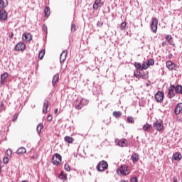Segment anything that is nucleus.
<instances>
[{
    "mask_svg": "<svg viewBox=\"0 0 182 182\" xmlns=\"http://www.w3.org/2000/svg\"><path fill=\"white\" fill-rule=\"evenodd\" d=\"M113 116L114 117H116L117 119H119V117H120V116H122V112L120 111H114L113 112Z\"/></svg>",
    "mask_w": 182,
    "mask_h": 182,
    "instance_id": "30",
    "label": "nucleus"
},
{
    "mask_svg": "<svg viewBox=\"0 0 182 182\" xmlns=\"http://www.w3.org/2000/svg\"><path fill=\"white\" fill-rule=\"evenodd\" d=\"M56 113H58V109H55V114H56Z\"/></svg>",
    "mask_w": 182,
    "mask_h": 182,
    "instance_id": "54",
    "label": "nucleus"
},
{
    "mask_svg": "<svg viewBox=\"0 0 182 182\" xmlns=\"http://www.w3.org/2000/svg\"><path fill=\"white\" fill-rule=\"evenodd\" d=\"M102 0H95L93 4V9H95V11H97L99 8L102 7Z\"/></svg>",
    "mask_w": 182,
    "mask_h": 182,
    "instance_id": "15",
    "label": "nucleus"
},
{
    "mask_svg": "<svg viewBox=\"0 0 182 182\" xmlns=\"http://www.w3.org/2000/svg\"><path fill=\"white\" fill-rule=\"evenodd\" d=\"M53 164L59 166L62 163V156L60 154H55L52 159Z\"/></svg>",
    "mask_w": 182,
    "mask_h": 182,
    "instance_id": "3",
    "label": "nucleus"
},
{
    "mask_svg": "<svg viewBox=\"0 0 182 182\" xmlns=\"http://www.w3.org/2000/svg\"><path fill=\"white\" fill-rule=\"evenodd\" d=\"M44 56H45V50H41L38 53V58L39 59H43Z\"/></svg>",
    "mask_w": 182,
    "mask_h": 182,
    "instance_id": "35",
    "label": "nucleus"
},
{
    "mask_svg": "<svg viewBox=\"0 0 182 182\" xmlns=\"http://www.w3.org/2000/svg\"><path fill=\"white\" fill-rule=\"evenodd\" d=\"M115 143L117 146H119V147H127V146H129V141L126 139L116 140Z\"/></svg>",
    "mask_w": 182,
    "mask_h": 182,
    "instance_id": "6",
    "label": "nucleus"
},
{
    "mask_svg": "<svg viewBox=\"0 0 182 182\" xmlns=\"http://www.w3.org/2000/svg\"><path fill=\"white\" fill-rule=\"evenodd\" d=\"M36 159V156H31V159H32V160H35Z\"/></svg>",
    "mask_w": 182,
    "mask_h": 182,
    "instance_id": "50",
    "label": "nucleus"
},
{
    "mask_svg": "<svg viewBox=\"0 0 182 182\" xmlns=\"http://www.w3.org/2000/svg\"><path fill=\"white\" fill-rule=\"evenodd\" d=\"M167 45V42L166 41H163L161 43V46H163V48H164V46H166Z\"/></svg>",
    "mask_w": 182,
    "mask_h": 182,
    "instance_id": "47",
    "label": "nucleus"
},
{
    "mask_svg": "<svg viewBox=\"0 0 182 182\" xmlns=\"http://www.w3.org/2000/svg\"><path fill=\"white\" fill-rule=\"evenodd\" d=\"M97 26H100V27L103 26V22L98 21V22L97 23Z\"/></svg>",
    "mask_w": 182,
    "mask_h": 182,
    "instance_id": "46",
    "label": "nucleus"
},
{
    "mask_svg": "<svg viewBox=\"0 0 182 182\" xmlns=\"http://www.w3.org/2000/svg\"><path fill=\"white\" fill-rule=\"evenodd\" d=\"M177 66V65H176V63H173V61L171 60H168L166 62V68L169 70H174V68Z\"/></svg>",
    "mask_w": 182,
    "mask_h": 182,
    "instance_id": "14",
    "label": "nucleus"
},
{
    "mask_svg": "<svg viewBox=\"0 0 182 182\" xmlns=\"http://www.w3.org/2000/svg\"><path fill=\"white\" fill-rule=\"evenodd\" d=\"M130 181L131 182H138L137 177L135 176V177L131 178Z\"/></svg>",
    "mask_w": 182,
    "mask_h": 182,
    "instance_id": "44",
    "label": "nucleus"
},
{
    "mask_svg": "<svg viewBox=\"0 0 182 182\" xmlns=\"http://www.w3.org/2000/svg\"><path fill=\"white\" fill-rule=\"evenodd\" d=\"M171 56H173V55H171V54H169V55H168V58H171Z\"/></svg>",
    "mask_w": 182,
    "mask_h": 182,
    "instance_id": "55",
    "label": "nucleus"
},
{
    "mask_svg": "<svg viewBox=\"0 0 182 182\" xmlns=\"http://www.w3.org/2000/svg\"><path fill=\"white\" fill-rule=\"evenodd\" d=\"M68 56V50H65L63 51L60 55V63H63L65 60H66V57Z\"/></svg>",
    "mask_w": 182,
    "mask_h": 182,
    "instance_id": "13",
    "label": "nucleus"
},
{
    "mask_svg": "<svg viewBox=\"0 0 182 182\" xmlns=\"http://www.w3.org/2000/svg\"><path fill=\"white\" fill-rule=\"evenodd\" d=\"M173 39V37L171 35H166V41L169 43V45H171V46H173V48H176V44L171 41Z\"/></svg>",
    "mask_w": 182,
    "mask_h": 182,
    "instance_id": "18",
    "label": "nucleus"
},
{
    "mask_svg": "<svg viewBox=\"0 0 182 182\" xmlns=\"http://www.w3.org/2000/svg\"><path fill=\"white\" fill-rule=\"evenodd\" d=\"M59 82V74H55L52 80V85L53 86V87H55V86H56V83Z\"/></svg>",
    "mask_w": 182,
    "mask_h": 182,
    "instance_id": "19",
    "label": "nucleus"
},
{
    "mask_svg": "<svg viewBox=\"0 0 182 182\" xmlns=\"http://www.w3.org/2000/svg\"><path fill=\"white\" fill-rule=\"evenodd\" d=\"M1 159H0V164H1ZM1 173H2V167L1 166V164H0V174H1Z\"/></svg>",
    "mask_w": 182,
    "mask_h": 182,
    "instance_id": "49",
    "label": "nucleus"
},
{
    "mask_svg": "<svg viewBox=\"0 0 182 182\" xmlns=\"http://www.w3.org/2000/svg\"><path fill=\"white\" fill-rule=\"evenodd\" d=\"M174 89H176V85H171L168 90V99H173L176 94L174 93Z\"/></svg>",
    "mask_w": 182,
    "mask_h": 182,
    "instance_id": "7",
    "label": "nucleus"
},
{
    "mask_svg": "<svg viewBox=\"0 0 182 182\" xmlns=\"http://www.w3.org/2000/svg\"><path fill=\"white\" fill-rule=\"evenodd\" d=\"M182 111V103H178L174 110L175 114H180Z\"/></svg>",
    "mask_w": 182,
    "mask_h": 182,
    "instance_id": "16",
    "label": "nucleus"
},
{
    "mask_svg": "<svg viewBox=\"0 0 182 182\" xmlns=\"http://www.w3.org/2000/svg\"><path fill=\"white\" fill-rule=\"evenodd\" d=\"M153 126H154V129H155V130H157V132H161V130H163V127H164L163 122H159V121H156V122H154Z\"/></svg>",
    "mask_w": 182,
    "mask_h": 182,
    "instance_id": "9",
    "label": "nucleus"
},
{
    "mask_svg": "<svg viewBox=\"0 0 182 182\" xmlns=\"http://www.w3.org/2000/svg\"><path fill=\"white\" fill-rule=\"evenodd\" d=\"M175 93L178 95H182V86L181 85H178L175 87Z\"/></svg>",
    "mask_w": 182,
    "mask_h": 182,
    "instance_id": "22",
    "label": "nucleus"
},
{
    "mask_svg": "<svg viewBox=\"0 0 182 182\" xmlns=\"http://www.w3.org/2000/svg\"><path fill=\"white\" fill-rule=\"evenodd\" d=\"M134 66H135L136 69L141 70V64L140 63H137V62L135 63Z\"/></svg>",
    "mask_w": 182,
    "mask_h": 182,
    "instance_id": "37",
    "label": "nucleus"
},
{
    "mask_svg": "<svg viewBox=\"0 0 182 182\" xmlns=\"http://www.w3.org/2000/svg\"><path fill=\"white\" fill-rule=\"evenodd\" d=\"M25 153H26V149L23 146L18 148L16 151V154H25Z\"/></svg>",
    "mask_w": 182,
    "mask_h": 182,
    "instance_id": "24",
    "label": "nucleus"
},
{
    "mask_svg": "<svg viewBox=\"0 0 182 182\" xmlns=\"http://www.w3.org/2000/svg\"><path fill=\"white\" fill-rule=\"evenodd\" d=\"M65 141H66L67 143H73V138L69 136H66L65 137Z\"/></svg>",
    "mask_w": 182,
    "mask_h": 182,
    "instance_id": "33",
    "label": "nucleus"
},
{
    "mask_svg": "<svg viewBox=\"0 0 182 182\" xmlns=\"http://www.w3.org/2000/svg\"><path fill=\"white\" fill-rule=\"evenodd\" d=\"M131 159L133 163H137V161H139L140 158L139 157V154H134L132 155Z\"/></svg>",
    "mask_w": 182,
    "mask_h": 182,
    "instance_id": "25",
    "label": "nucleus"
},
{
    "mask_svg": "<svg viewBox=\"0 0 182 182\" xmlns=\"http://www.w3.org/2000/svg\"><path fill=\"white\" fill-rule=\"evenodd\" d=\"M16 119H18V116H16V117L13 119V122H15V120H16Z\"/></svg>",
    "mask_w": 182,
    "mask_h": 182,
    "instance_id": "53",
    "label": "nucleus"
},
{
    "mask_svg": "<svg viewBox=\"0 0 182 182\" xmlns=\"http://www.w3.org/2000/svg\"><path fill=\"white\" fill-rule=\"evenodd\" d=\"M22 39L24 42H31V41H32V34L29 33H23Z\"/></svg>",
    "mask_w": 182,
    "mask_h": 182,
    "instance_id": "11",
    "label": "nucleus"
},
{
    "mask_svg": "<svg viewBox=\"0 0 182 182\" xmlns=\"http://www.w3.org/2000/svg\"><path fill=\"white\" fill-rule=\"evenodd\" d=\"M134 75L136 79H140L141 77V73L140 72V70L136 69L134 71Z\"/></svg>",
    "mask_w": 182,
    "mask_h": 182,
    "instance_id": "26",
    "label": "nucleus"
},
{
    "mask_svg": "<svg viewBox=\"0 0 182 182\" xmlns=\"http://www.w3.org/2000/svg\"><path fill=\"white\" fill-rule=\"evenodd\" d=\"M163 99H164V92H163L162 91H158L155 94V100H156V102L160 103L163 102Z\"/></svg>",
    "mask_w": 182,
    "mask_h": 182,
    "instance_id": "8",
    "label": "nucleus"
},
{
    "mask_svg": "<svg viewBox=\"0 0 182 182\" xmlns=\"http://www.w3.org/2000/svg\"><path fill=\"white\" fill-rule=\"evenodd\" d=\"M127 123H134V119L132 117H128L127 119Z\"/></svg>",
    "mask_w": 182,
    "mask_h": 182,
    "instance_id": "38",
    "label": "nucleus"
},
{
    "mask_svg": "<svg viewBox=\"0 0 182 182\" xmlns=\"http://www.w3.org/2000/svg\"><path fill=\"white\" fill-rule=\"evenodd\" d=\"M42 129H43V125H42V124H39L36 128L38 134H41V132H42Z\"/></svg>",
    "mask_w": 182,
    "mask_h": 182,
    "instance_id": "31",
    "label": "nucleus"
},
{
    "mask_svg": "<svg viewBox=\"0 0 182 182\" xmlns=\"http://www.w3.org/2000/svg\"><path fill=\"white\" fill-rule=\"evenodd\" d=\"M117 173L119 176H127V174H130V171H129L127 166L122 165L117 170Z\"/></svg>",
    "mask_w": 182,
    "mask_h": 182,
    "instance_id": "1",
    "label": "nucleus"
},
{
    "mask_svg": "<svg viewBox=\"0 0 182 182\" xmlns=\"http://www.w3.org/2000/svg\"><path fill=\"white\" fill-rule=\"evenodd\" d=\"M8 19V13L6 10L1 9L0 10V21H6Z\"/></svg>",
    "mask_w": 182,
    "mask_h": 182,
    "instance_id": "12",
    "label": "nucleus"
},
{
    "mask_svg": "<svg viewBox=\"0 0 182 182\" xmlns=\"http://www.w3.org/2000/svg\"><path fill=\"white\" fill-rule=\"evenodd\" d=\"M43 29L44 30V32H46V33H48V26H46V25H43Z\"/></svg>",
    "mask_w": 182,
    "mask_h": 182,
    "instance_id": "45",
    "label": "nucleus"
},
{
    "mask_svg": "<svg viewBox=\"0 0 182 182\" xmlns=\"http://www.w3.org/2000/svg\"><path fill=\"white\" fill-rule=\"evenodd\" d=\"M109 164L106 161H101L97 166V171H105V170H107Z\"/></svg>",
    "mask_w": 182,
    "mask_h": 182,
    "instance_id": "2",
    "label": "nucleus"
},
{
    "mask_svg": "<svg viewBox=\"0 0 182 182\" xmlns=\"http://www.w3.org/2000/svg\"><path fill=\"white\" fill-rule=\"evenodd\" d=\"M75 106H80V101L78 102V104H75Z\"/></svg>",
    "mask_w": 182,
    "mask_h": 182,
    "instance_id": "52",
    "label": "nucleus"
},
{
    "mask_svg": "<svg viewBox=\"0 0 182 182\" xmlns=\"http://www.w3.org/2000/svg\"><path fill=\"white\" fill-rule=\"evenodd\" d=\"M24 49H26V44L23 42H18L14 47V50L18 51H23Z\"/></svg>",
    "mask_w": 182,
    "mask_h": 182,
    "instance_id": "5",
    "label": "nucleus"
},
{
    "mask_svg": "<svg viewBox=\"0 0 182 182\" xmlns=\"http://www.w3.org/2000/svg\"><path fill=\"white\" fill-rule=\"evenodd\" d=\"M9 162V159H8V157H4L3 159L4 164H8Z\"/></svg>",
    "mask_w": 182,
    "mask_h": 182,
    "instance_id": "40",
    "label": "nucleus"
},
{
    "mask_svg": "<svg viewBox=\"0 0 182 182\" xmlns=\"http://www.w3.org/2000/svg\"><path fill=\"white\" fill-rule=\"evenodd\" d=\"M12 182H14V181H12Z\"/></svg>",
    "mask_w": 182,
    "mask_h": 182,
    "instance_id": "57",
    "label": "nucleus"
},
{
    "mask_svg": "<svg viewBox=\"0 0 182 182\" xmlns=\"http://www.w3.org/2000/svg\"><path fill=\"white\" fill-rule=\"evenodd\" d=\"M149 64L147 62H144L141 65V70L149 69Z\"/></svg>",
    "mask_w": 182,
    "mask_h": 182,
    "instance_id": "32",
    "label": "nucleus"
},
{
    "mask_svg": "<svg viewBox=\"0 0 182 182\" xmlns=\"http://www.w3.org/2000/svg\"><path fill=\"white\" fill-rule=\"evenodd\" d=\"M6 154L10 157V156H12V150L11 149H7Z\"/></svg>",
    "mask_w": 182,
    "mask_h": 182,
    "instance_id": "42",
    "label": "nucleus"
},
{
    "mask_svg": "<svg viewBox=\"0 0 182 182\" xmlns=\"http://www.w3.org/2000/svg\"><path fill=\"white\" fill-rule=\"evenodd\" d=\"M150 129H151V125L149 124H146L143 126V131L144 132H149V130H150Z\"/></svg>",
    "mask_w": 182,
    "mask_h": 182,
    "instance_id": "29",
    "label": "nucleus"
},
{
    "mask_svg": "<svg viewBox=\"0 0 182 182\" xmlns=\"http://www.w3.org/2000/svg\"><path fill=\"white\" fill-rule=\"evenodd\" d=\"M173 182H178L177 181V178H176V177L173 178Z\"/></svg>",
    "mask_w": 182,
    "mask_h": 182,
    "instance_id": "51",
    "label": "nucleus"
},
{
    "mask_svg": "<svg viewBox=\"0 0 182 182\" xmlns=\"http://www.w3.org/2000/svg\"><path fill=\"white\" fill-rule=\"evenodd\" d=\"M21 182H28V181H22Z\"/></svg>",
    "mask_w": 182,
    "mask_h": 182,
    "instance_id": "56",
    "label": "nucleus"
},
{
    "mask_svg": "<svg viewBox=\"0 0 182 182\" xmlns=\"http://www.w3.org/2000/svg\"><path fill=\"white\" fill-rule=\"evenodd\" d=\"M59 178L60 180H68V176L64 173V172H61L59 175Z\"/></svg>",
    "mask_w": 182,
    "mask_h": 182,
    "instance_id": "28",
    "label": "nucleus"
},
{
    "mask_svg": "<svg viewBox=\"0 0 182 182\" xmlns=\"http://www.w3.org/2000/svg\"><path fill=\"white\" fill-rule=\"evenodd\" d=\"M76 31V25L75 23L71 24V32H75Z\"/></svg>",
    "mask_w": 182,
    "mask_h": 182,
    "instance_id": "39",
    "label": "nucleus"
},
{
    "mask_svg": "<svg viewBox=\"0 0 182 182\" xmlns=\"http://www.w3.org/2000/svg\"><path fill=\"white\" fill-rule=\"evenodd\" d=\"M80 105H75V108L77 110H80L82 109V107H83V106H86V105H87L89 103V101H87V100L82 98L80 101Z\"/></svg>",
    "mask_w": 182,
    "mask_h": 182,
    "instance_id": "10",
    "label": "nucleus"
},
{
    "mask_svg": "<svg viewBox=\"0 0 182 182\" xmlns=\"http://www.w3.org/2000/svg\"><path fill=\"white\" fill-rule=\"evenodd\" d=\"M9 38L10 39H12V38H14V33H11V34L9 35Z\"/></svg>",
    "mask_w": 182,
    "mask_h": 182,
    "instance_id": "48",
    "label": "nucleus"
},
{
    "mask_svg": "<svg viewBox=\"0 0 182 182\" xmlns=\"http://www.w3.org/2000/svg\"><path fill=\"white\" fill-rule=\"evenodd\" d=\"M148 66H154V59L148 60Z\"/></svg>",
    "mask_w": 182,
    "mask_h": 182,
    "instance_id": "36",
    "label": "nucleus"
},
{
    "mask_svg": "<svg viewBox=\"0 0 182 182\" xmlns=\"http://www.w3.org/2000/svg\"><path fill=\"white\" fill-rule=\"evenodd\" d=\"M44 14H45V16L46 18H48L49 15H50V9H49V7H46L44 9Z\"/></svg>",
    "mask_w": 182,
    "mask_h": 182,
    "instance_id": "27",
    "label": "nucleus"
},
{
    "mask_svg": "<svg viewBox=\"0 0 182 182\" xmlns=\"http://www.w3.org/2000/svg\"><path fill=\"white\" fill-rule=\"evenodd\" d=\"M48 107H49V101L46 100L43 103V112L48 113Z\"/></svg>",
    "mask_w": 182,
    "mask_h": 182,
    "instance_id": "23",
    "label": "nucleus"
},
{
    "mask_svg": "<svg viewBox=\"0 0 182 182\" xmlns=\"http://www.w3.org/2000/svg\"><path fill=\"white\" fill-rule=\"evenodd\" d=\"M127 25L126 22H122L119 26L120 31H125Z\"/></svg>",
    "mask_w": 182,
    "mask_h": 182,
    "instance_id": "34",
    "label": "nucleus"
},
{
    "mask_svg": "<svg viewBox=\"0 0 182 182\" xmlns=\"http://www.w3.org/2000/svg\"><path fill=\"white\" fill-rule=\"evenodd\" d=\"M8 76H9V74H8V73H4L1 75V85H4L5 83V79H6Z\"/></svg>",
    "mask_w": 182,
    "mask_h": 182,
    "instance_id": "20",
    "label": "nucleus"
},
{
    "mask_svg": "<svg viewBox=\"0 0 182 182\" xmlns=\"http://www.w3.org/2000/svg\"><path fill=\"white\" fill-rule=\"evenodd\" d=\"M64 168H65V170H66V171H70V166H69L68 164H65L64 166Z\"/></svg>",
    "mask_w": 182,
    "mask_h": 182,
    "instance_id": "41",
    "label": "nucleus"
},
{
    "mask_svg": "<svg viewBox=\"0 0 182 182\" xmlns=\"http://www.w3.org/2000/svg\"><path fill=\"white\" fill-rule=\"evenodd\" d=\"M53 119V117H52V114L48 115L47 120H48V122H52Z\"/></svg>",
    "mask_w": 182,
    "mask_h": 182,
    "instance_id": "43",
    "label": "nucleus"
},
{
    "mask_svg": "<svg viewBox=\"0 0 182 182\" xmlns=\"http://www.w3.org/2000/svg\"><path fill=\"white\" fill-rule=\"evenodd\" d=\"M181 154L176 152L173 155L172 159L173 160H176V161H180V160H181Z\"/></svg>",
    "mask_w": 182,
    "mask_h": 182,
    "instance_id": "21",
    "label": "nucleus"
},
{
    "mask_svg": "<svg viewBox=\"0 0 182 182\" xmlns=\"http://www.w3.org/2000/svg\"><path fill=\"white\" fill-rule=\"evenodd\" d=\"M8 6V0H0V11L5 9Z\"/></svg>",
    "mask_w": 182,
    "mask_h": 182,
    "instance_id": "17",
    "label": "nucleus"
},
{
    "mask_svg": "<svg viewBox=\"0 0 182 182\" xmlns=\"http://www.w3.org/2000/svg\"><path fill=\"white\" fill-rule=\"evenodd\" d=\"M157 25H159V19L157 18L154 17L152 18V22L151 24V29L154 33H157Z\"/></svg>",
    "mask_w": 182,
    "mask_h": 182,
    "instance_id": "4",
    "label": "nucleus"
}]
</instances>
